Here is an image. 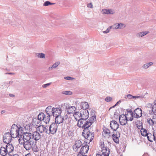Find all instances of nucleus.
<instances>
[{
  "mask_svg": "<svg viewBox=\"0 0 156 156\" xmlns=\"http://www.w3.org/2000/svg\"><path fill=\"white\" fill-rule=\"evenodd\" d=\"M110 143L108 141H101L100 143V147L102 156H108L110 153L109 148Z\"/></svg>",
  "mask_w": 156,
  "mask_h": 156,
  "instance_id": "obj_1",
  "label": "nucleus"
},
{
  "mask_svg": "<svg viewBox=\"0 0 156 156\" xmlns=\"http://www.w3.org/2000/svg\"><path fill=\"white\" fill-rule=\"evenodd\" d=\"M22 133V128L21 127H18L15 125H13L11 128L10 134L13 138H15L21 135Z\"/></svg>",
  "mask_w": 156,
  "mask_h": 156,
  "instance_id": "obj_2",
  "label": "nucleus"
},
{
  "mask_svg": "<svg viewBox=\"0 0 156 156\" xmlns=\"http://www.w3.org/2000/svg\"><path fill=\"white\" fill-rule=\"evenodd\" d=\"M82 135L85 138L87 139V143H89L92 140L94 137V133H91L88 129L83 130Z\"/></svg>",
  "mask_w": 156,
  "mask_h": 156,
  "instance_id": "obj_3",
  "label": "nucleus"
},
{
  "mask_svg": "<svg viewBox=\"0 0 156 156\" xmlns=\"http://www.w3.org/2000/svg\"><path fill=\"white\" fill-rule=\"evenodd\" d=\"M20 144L23 145L24 147L26 150H30L32 148L34 144V142L32 141H27L24 142L22 140H20V142H19Z\"/></svg>",
  "mask_w": 156,
  "mask_h": 156,
  "instance_id": "obj_4",
  "label": "nucleus"
},
{
  "mask_svg": "<svg viewBox=\"0 0 156 156\" xmlns=\"http://www.w3.org/2000/svg\"><path fill=\"white\" fill-rule=\"evenodd\" d=\"M89 149V146L87 144L83 145L81 147L80 152L79 153L77 156H87L84 155L87 153Z\"/></svg>",
  "mask_w": 156,
  "mask_h": 156,
  "instance_id": "obj_5",
  "label": "nucleus"
},
{
  "mask_svg": "<svg viewBox=\"0 0 156 156\" xmlns=\"http://www.w3.org/2000/svg\"><path fill=\"white\" fill-rule=\"evenodd\" d=\"M32 135L31 133H23V137L22 136L18 140L19 142H20V140H22L23 141L25 142V141H32L31 140Z\"/></svg>",
  "mask_w": 156,
  "mask_h": 156,
  "instance_id": "obj_6",
  "label": "nucleus"
},
{
  "mask_svg": "<svg viewBox=\"0 0 156 156\" xmlns=\"http://www.w3.org/2000/svg\"><path fill=\"white\" fill-rule=\"evenodd\" d=\"M12 138L9 133H5L3 137V141L6 144H9L11 141Z\"/></svg>",
  "mask_w": 156,
  "mask_h": 156,
  "instance_id": "obj_7",
  "label": "nucleus"
},
{
  "mask_svg": "<svg viewBox=\"0 0 156 156\" xmlns=\"http://www.w3.org/2000/svg\"><path fill=\"white\" fill-rule=\"evenodd\" d=\"M58 127V126L56 123H52L49 127L50 132L52 134L55 133L57 130Z\"/></svg>",
  "mask_w": 156,
  "mask_h": 156,
  "instance_id": "obj_8",
  "label": "nucleus"
},
{
  "mask_svg": "<svg viewBox=\"0 0 156 156\" xmlns=\"http://www.w3.org/2000/svg\"><path fill=\"white\" fill-rule=\"evenodd\" d=\"M128 119L126 118L125 115H121L119 118V120L120 124L122 125H125L127 123Z\"/></svg>",
  "mask_w": 156,
  "mask_h": 156,
  "instance_id": "obj_9",
  "label": "nucleus"
},
{
  "mask_svg": "<svg viewBox=\"0 0 156 156\" xmlns=\"http://www.w3.org/2000/svg\"><path fill=\"white\" fill-rule=\"evenodd\" d=\"M82 145L81 141L80 140L76 141L75 144L73 146V149L75 151H78V149Z\"/></svg>",
  "mask_w": 156,
  "mask_h": 156,
  "instance_id": "obj_10",
  "label": "nucleus"
},
{
  "mask_svg": "<svg viewBox=\"0 0 156 156\" xmlns=\"http://www.w3.org/2000/svg\"><path fill=\"white\" fill-rule=\"evenodd\" d=\"M120 136V133L119 132H116L113 134L112 137L114 141L116 143H118L119 141V138Z\"/></svg>",
  "mask_w": 156,
  "mask_h": 156,
  "instance_id": "obj_11",
  "label": "nucleus"
},
{
  "mask_svg": "<svg viewBox=\"0 0 156 156\" xmlns=\"http://www.w3.org/2000/svg\"><path fill=\"white\" fill-rule=\"evenodd\" d=\"M147 122L151 126H153L154 124H156V114H154L152 119L148 118L147 119Z\"/></svg>",
  "mask_w": 156,
  "mask_h": 156,
  "instance_id": "obj_12",
  "label": "nucleus"
},
{
  "mask_svg": "<svg viewBox=\"0 0 156 156\" xmlns=\"http://www.w3.org/2000/svg\"><path fill=\"white\" fill-rule=\"evenodd\" d=\"M142 110L141 108H137L134 111V115L135 118H138L142 116Z\"/></svg>",
  "mask_w": 156,
  "mask_h": 156,
  "instance_id": "obj_13",
  "label": "nucleus"
},
{
  "mask_svg": "<svg viewBox=\"0 0 156 156\" xmlns=\"http://www.w3.org/2000/svg\"><path fill=\"white\" fill-rule=\"evenodd\" d=\"M110 126L113 130L116 131L119 128V125L116 121L112 120L111 122Z\"/></svg>",
  "mask_w": 156,
  "mask_h": 156,
  "instance_id": "obj_14",
  "label": "nucleus"
},
{
  "mask_svg": "<svg viewBox=\"0 0 156 156\" xmlns=\"http://www.w3.org/2000/svg\"><path fill=\"white\" fill-rule=\"evenodd\" d=\"M62 112V110L60 108H55L53 109L52 114L54 116L60 115Z\"/></svg>",
  "mask_w": 156,
  "mask_h": 156,
  "instance_id": "obj_15",
  "label": "nucleus"
},
{
  "mask_svg": "<svg viewBox=\"0 0 156 156\" xmlns=\"http://www.w3.org/2000/svg\"><path fill=\"white\" fill-rule=\"evenodd\" d=\"M81 112V119H86L88 117V113L87 110H82Z\"/></svg>",
  "mask_w": 156,
  "mask_h": 156,
  "instance_id": "obj_16",
  "label": "nucleus"
},
{
  "mask_svg": "<svg viewBox=\"0 0 156 156\" xmlns=\"http://www.w3.org/2000/svg\"><path fill=\"white\" fill-rule=\"evenodd\" d=\"M125 115L128 121H131L133 119V113L132 111L128 112Z\"/></svg>",
  "mask_w": 156,
  "mask_h": 156,
  "instance_id": "obj_17",
  "label": "nucleus"
},
{
  "mask_svg": "<svg viewBox=\"0 0 156 156\" xmlns=\"http://www.w3.org/2000/svg\"><path fill=\"white\" fill-rule=\"evenodd\" d=\"M41 123V121L38 119L35 118L34 119L32 122V125L35 127L39 126Z\"/></svg>",
  "mask_w": 156,
  "mask_h": 156,
  "instance_id": "obj_18",
  "label": "nucleus"
},
{
  "mask_svg": "<svg viewBox=\"0 0 156 156\" xmlns=\"http://www.w3.org/2000/svg\"><path fill=\"white\" fill-rule=\"evenodd\" d=\"M37 130L41 133L44 132L47 133L48 131V129L46 128V127L43 125H40L38 126L37 128Z\"/></svg>",
  "mask_w": 156,
  "mask_h": 156,
  "instance_id": "obj_19",
  "label": "nucleus"
},
{
  "mask_svg": "<svg viewBox=\"0 0 156 156\" xmlns=\"http://www.w3.org/2000/svg\"><path fill=\"white\" fill-rule=\"evenodd\" d=\"M5 148L8 153H10L14 149V147L13 145L10 144H8L6 145Z\"/></svg>",
  "mask_w": 156,
  "mask_h": 156,
  "instance_id": "obj_20",
  "label": "nucleus"
},
{
  "mask_svg": "<svg viewBox=\"0 0 156 156\" xmlns=\"http://www.w3.org/2000/svg\"><path fill=\"white\" fill-rule=\"evenodd\" d=\"M55 123L57 124H59L62 122L64 119L60 115L55 116Z\"/></svg>",
  "mask_w": 156,
  "mask_h": 156,
  "instance_id": "obj_21",
  "label": "nucleus"
},
{
  "mask_svg": "<svg viewBox=\"0 0 156 156\" xmlns=\"http://www.w3.org/2000/svg\"><path fill=\"white\" fill-rule=\"evenodd\" d=\"M103 135L104 137L109 138L111 136L110 130L108 129H105L103 131Z\"/></svg>",
  "mask_w": 156,
  "mask_h": 156,
  "instance_id": "obj_22",
  "label": "nucleus"
},
{
  "mask_svg": "<svg viewBox=\"0 0 156 156\" xmlns=\"http://www.w3.org/2000/svg\"><path fill=\"white\" fill-rule=\"evenodd\" d=\"M85 123L84 124L83 128L84 130L85 129H88V128L92 124V122L90 121H86L85 120Z\"/></svg>",
  "mask_w": 156,
  "mask_h": 156,
  "instance_id": "obj_23",
  "label": "nucleus"
},
{
  "mask_svg": "<svg viewBox=\"0 0 156 156\" xmlns=\"http://www.w3.org/2000/svg\"><path fill=\"white\" fill-rule=\"evenodd\" d=\"M148 140L151 142H152L153 140H155V138L154 134H152L150 133H149L147 136Z\"/></svg>",
  "mask_w": 156,
  "mask_h": 156,
  "instance_id": "obj_24",
  "label": "nucleus"
},
{
  "mask_svg": "<svg viewBox=\"0 0 156 156\" xmlns=\"http://www.w3.org/2000/svg\"><path fill=\"white\" fill-rule=\"evenodd\" d=\"M81 108L83 109L82 110H87L89 107L88 104L86 102H82L81 105Z\"/></svg>",
  "mask_w": 156,
  "mask_h": 156,
  "instance_id": "obj_25",
  "label": "nucleus"
},
{
  "mask_svg": "<svg viewBox=\"0 0 156 156\" xmlns=\"http://www.w3.org/2000/svg\"><path fill=\"white\" fill-rule=\"evenodd\" d=\"M33 136L35 140H37L40 138L41 135L39 133L35 131L33 133Z\"/></svg>",
  "mask_w": 156,
  "mask_h": 156,
  "instance_id": "obj_26",
  "label": "nucleus"
},
{
  "mask_svg": "<svg viewBox=\"0 0 156 156\" xmlns=\"http://www.w3.org/2000/svg\"><path fill=\"white\" fill-rule=\"evenodd\" d=\"M8 153L5 147H1L0 154L2 156H5Z\"/></svg>",
  "mask_w": 156,
  "mask_h": 156,
  "instance_id": "obj_27",
  "label": "nucleus"
},
{
  "mask_svg": "<svg viewBox=\"0 0 156 156\" xmlns=\"http://www.w3.org/2000/svg\"><path fill=\"white\" fill-rule=\"evenodd\" d=\"M76 109V108L74 106L69 107L67 108L68 113L69 114H73L75 112Z\"/></svg>",
  "mask_w": 156,
  "mask_h": 156,
  "instance_id": "obj_28",
  "label": "nucleus"
},
{
  "mask_svg": "<svg viewBox=\"0 0 156 156\" xmlns=\"http://www.w3.org/2000/svg\"><path fill=\"white\" fill-rule=\"evenodd\" d=\"M85 120L81 119L78 121L77 123V126L80 127H82L83 128L84 124L85 123Z\"/></svg>",
  "mask_w": 156,
  "mask_h": 156,
  "instance_id": "obj_29",
  "label": "nucleus"
},
{
  "mask_svg": "<svg viewBox=\"0 0 156 156\" xmlns=\"http://www.w3.org/2000/svg\"><path fill=\"white\" fill-rule=\"evenodd\" d=\"M73 116L76 120H79L81 119V113L79 112L74 113Z\"/></svg>",
  "mask_w": 156,
  "mask_h": 156,
  "instance_id": "obj_30",
  "label": "nucleus"
},
{
  "mask_svg": "<svg viewBox=\"0 0 156 156\" xmlns=\"http://www.w3.org/2000/svg\"><path fill=\"white\" fill-rule=\"evenodd\" d=\"M140 132L142 135L144 136H147L149 133H147V130L146 129L143 128L141 129Z\"/></svg>",
  "mask_w": 156,
  "mask_h": 156,
  "instance_id": "obj_31",
  "label": "nucleus"
},
{
  "mask_svg": "<svg viewBox=\"0 0 156 156\" xmlns=\"http://www.w3.org/2000/svg\"><path fill=\"white\" fill-rule=\"evenodd\" d=\"M54 108H52L51 106H49L46 108V112L48 115H49V114L51 112L52 113L53 109Z\"/></svg>",
  "mask_w": 156,
  "mask_h": 156,
  "instance_id": "obj_32",
  "label": "nucleus"
},
{
  "mask_svg": "<svg viewBox=\"0 0 156 156\" xmlns=\"http://www.w3.org/2000/svg\"><path fill=\"white\" fill-rule=\"evenodd\" d=\"M114 26H115V29H121L124 28L125 27L124 24L121 23L118 24L116 23L115 24Z\"/></svg>",
  "mask_w": 156,
  "mask_h": 156,
  "instance_id": "obj_33",
  "label": "nucleus"
},
{
  "mask_svg": "<svg viewBox=\"0 0 156 156\" xmlns=\"http://www.w3.org/2000/svg\"><path fill=\"white\" fill-rule=\"evenodd\" d=\"M102 12L105 14H113V11L112 10L106 9L102 10Z\"/></svg>",
  "mask_w": 156,
  "mask_h": 156,
  "instance_id": "obj_34",
  "label": "nucleus"
},
{
  "mask_svg": "<svg viewBox=\"0 0 156 156\" xmlns=\"http://www.w3.org/2000/svg\"><path fill=\"white\" fill-rule=\"evenodd\" d=\"M44 114L42 112L40 113L38 116V118L41 121H43L44 119V117L45 116Z\"/></svg>",
  "mask_w": 156,
  "mask_h": 156,
  "instance_id": "obj_35",
  "label": "nucleus"
},
{
  "mask_svg": "<svg viewBox=\"0 0 156 156\" xmlns=\"http://www.w3.org/2000/svg\"><path fill=\"white\" fill-rule=\"evenodd\" d=\"M50 119V116L49 115H48L47 116H44V119L43 120L44 122L46 124L48 123L49 122Z\"/></svg>",
  "mask_w": 156,
  "mask_h": 156,
  "instance_id": "obj_36",
  "label": "nucleus"
},
{
  "mask_svg": "<svg viewBox=\"0 0 156 156\" xmlns=\"http://www.w3.org/2000/svg\"><path fill=\"white\" fill-rule=\"evenodd\" d=\"M60 62H56L52 65V66L51 67V69L56 68L60 64Z\"/></svg>",
  "mask_w": 156,
  "mask_h": 156,
  "instance_id": "obj_37",
  "label": "nucleus"
},
{
  "mask_svg": "<svg viewBox=\"0 0 156 156\" xmlns=\"http://www.w3.org/2000/svg\"><path fill=\"white\" fill-rule=\"evenodd\" d=\"M37 55L38 57H40V58H45V55L43 53H37Z\"/></svg>",
  "mask_w": 156,
  "mask_h": 156,
  "instance_id": "obj_38",
  "label": "nucleus"
},
{
  "mask_svg": "<svg viewBox=\"0 0 156 156\" xmlns=\"http://www.w3.org/2000/svg\"><path fill=\"white\" fill-rule=\"evenodd\" d=\"M54 4H55L53 3H51L49 1H46L44 3V6H47L49 5H53Z\"/></svg>",
  "mask_w": 156,
  "mask_h": 156,
  "instance_id": "obj_39",
  "label": "nucleus"
},
{
  "mask_svg": "<svg viewBox=\"0 0 156 156\" xmlns=\"http://www.w3.org/2000/svg\"><path fill=\"white\" fill-rule=\"evenodd\" d=\"M152 111L154 113H156V105H154L152 108Z\"/></svg>",
  "mask_w": 156,
  "mask_h": 156,
  "instance_id": "obj_40",
  "label": "nucleus"
},
{
  "mask_svg": "<svg viewBox=\"0 0 156 156\" xmlns=\"http://www.w3.org/2000/svg\"><path fill=\"white\" fill-rule=\"evenodd\" d=\"M148 32L145 31V32H141L140 33V37H142L144 35H146V34L148 33Z\"/></svg>",
  "mask_w": 156,
  "mask_h": 156,
  "instance_id": "obj_41",
  "label": "nucleus"
},
{
  "mask_svg": "<svg viewBox=\"0 0 156 156\" xmlns=\"http://www.w3.org/2000/svg\"><path fill=\"white\" fill-rule=\"evenodd\" d=\"M63 94L66 95H71L72 93L70 91H65L64 92Z\"/></svg>",
  "mask_w": 156,
  "mask_h": 156,
  "instance_id": "obj_42",
  "label": "nucleus"
},
{
  "mask_svg": "<svg viewBox=\"0 0 156 156\" xmlns=\"http://www.w3.org/2000/svg\"><path fill=\"white\" fill-rule=\"evenodd\" d=\"M112 100V98L110 97H108L105 98V100L107 102L110 101Z\"/></svg>",
  "mask_w": 156,
  "mask_h": 156,
  "instance_id": "obj_43",
  "label": "nucleus"
},
{
  "mask_svg": "<svg viewBox=\"0 0 156 156\" xmlns=\"http://www.w3.org/2000/svg\"><path fill=\"white\" fill-rule=\"evenodd\" d=\"M112 27H110L109 28H108L106 31H104V33H108L109 32V30Z\"/></svg>",
  "mask_w": 156,
  "mask_h": 156,
  "instance_id": "obj_44",
  "label": "nucleus"
},
{
  "mask_svg": "<svg viewBox=\"0 0 156 156\" xmlns=\"http://www.w3.org/2000/svg\"><path fill=\"white\" fill-rule=\"evenodd\" d=\"M87 7L88 8H93V5H92V4L91 3L88 4L87 5Z\"/></svg>",
  "mask_w": 156,
  "mask_h": 156,
  "instance_id": "obj_45",
  "label": "nucleus"
},
{
  "mask_svg": "<svg viewBox=\"0 0 156 156\" xmlns=\"http://www.w3.org/2000/svg\"><path fill=\"white\" fill-rule=\"evenodd\" d=\"M50 84H51L50 83H48L43 85L42 87L43 88H45V87H47L50 85Z\"/></svg>",
  "mask_w": 156,
  "mask_h": 156,
  "instance_id": "obj_46",
  "label": "nucleus"
},
{
  "mask_svg": "<svg viewBox=\"0 0 156 156\" xmlns=\"http://www.w3.org/2000/svg\"><path fill=\"white\" fill-rule=\"evenodd\" d=\"M65 79L67 80H72L73 79L72 78L69 76L65 77Z\"/></svg>",
  "mask_w": 156,
  "mask_h": 156,
  "instance_id": "obj_47",
  "label": "nucleus"
},
{
  "mask_svg": "<svg viewBox=\"0 0 156 156\" xmlns=\"http://www.w3.org/2000/svg\"><path fill=\"white\" fill-rule=\"evenodd\" d=\"M33 150L34 152H38L39 150L38 149L37 147L36 148H33Z\"/></svg>",
  "mask_w": 156,
  "mask_h": 156,
  "instance_id": "obj_48",
  "label": "nucleus"
},
{
  "mask_svg": "<svg viewBox=\"0 0 156 156\" xmlns=\"http://www.w3.org/2000/svg\"><path fill=\"white\" fill-rule=\"evenodd\" d=\"M149 66V65H148V63L144 64L143 66V67L146 69Z\"/></svg>",
  "mask_w": 156,
  "mask_h": 156,
  "instance_id": "obj_49",
  "label": "nucleus"
},
{
  "mask_svg": "<svg viewBox=\"0 0 156 156\" xmlns=\"http://www.w3.org/2000/svg\"><path fill=\"white\" fill-rule=\"evenodd\" d=\"M128 98H133V96L130 94H128L127 96Z\"/></svg>",
  "mask_w": 156,
  "mask_h": 156,
  "instance_id": "obj_50",
  "label": "nucleus"
},
{
  "mask_svg": "<svg viewBox=\"0 0 156 156\" xmlns=\"http://www.w3.org/2000/svg\"><path fill=\"white\" fill-rule=\"evenodd\" d=\"M25 156H31V154L30 153H29L28 154L25 155Z\"/></svg>",
  "mask_w": 156,
  "mask_h": 156,
  "instance_id": "obj_51",
  "label": "nucleus"
},
{
  "mask_svg": "<svg viewBox=\"0 0 156 156\" xmlns=\"http://www.w3.org/2000/svg\"><path fill=\"white\" fill-rule=\"evenodd\" d=\"M153 64V63L152 62H150L149 63H148V65H149V66H150L152 65Z\"/></svg>",
  "mask_w": 156,
  "mask_h": 156,
  "instance_id": "obj_52",
  "label": "nucleus"
},
{
  "mask_svg": "<svg viewBox=\"0 0 156 156\" xmlns=\"http://www.w3.org/2000/svg\"><path fill=\"white\" fill-rule=\"evenodd\" d=\"M140 97V96H133V98H139Z\"/></svg>",
  "mask_w": 156,
  "mask_h": 156,
  "instance_id": "obj_53",
  "label": "nucleus"
},
{
  "mask_svg": "<svg viewBox=\"0 0 156 156\" xmlns=\"http://www.w3.org/2000/svg\"><path fill=\"white\" fill-rule=\"evenodd\" d=\"M11 156H19V155L17 154H16L13 155H12Z\"/></svg>",
  "mask_w": 156,
  "mask_h": 156,
  "instance_id": "obj_54",
  "label": "nucleus"
},
{
  "mask_svg": "<svg viewBox=\"0 0 156 156\" xmlns=\"http://www.w3.org/2000/svg\"><path fill=\"white\" fill-rule=\"evenodd\" d=\"M96 156H102L101 154H97Z\"/></svg>",
  "mask_w": 156,
  "mask_h": 156,
  "instance_id": "obj_55",
  "label": "nucleus"
},
{
  "mask_svg": "<svg viewBox=\"0 0 156 156\" xmlns=\"http://www.w3.org/2000/svg\"><path fill=\"white\" fill-rule=\"evenodd\" d=\"M9 95L11 97H14V95H13L12 94H9Z\"/></svg>",
  "mask_w": 156,
  "mask_h": 156,
  "instance_id": "obj_56",
  "label": "nucleus"
},
{
  "mask_svg": "<svg viewBox=\"0 0 156 156\" xmlns=\"http://www.w3.org/2000/svg\"><path fill=\"white\" fill-rule=\"evenodd\" d=\"M4 112H5L4 111H1V113H2H2H4Z\"/></svg>",
  "mask_w": 156,
  "mask_h": 156,
  "instance_id": "obj_57",
  "label": "nucleus"
},
{
  "mask_svg": "<svg viewBox=\"0 0 156 156\" xmlns=\"http://www.w3.org/2000/svg\"><path fill=\"white\" fill-rule=\"evenodd\" d=\"M9 74H12V73H9Z\"/></svg>",
  "mask_w": 156,
  "mask_h": 156,
  "instance_id": "obj_58",
  "label": "nucleus"
},
{
  "mask_svg": "<svg viewBox=\"0 0 156 156\" xmlns=\"http://www.w3.org/2000/svg\"><path fill=\"white\" fill-rule=\"evenodd\" d=\"M138 129H140V128H139V127H138Z\"/></svg>",
  "mask_w": 156,
  "mask_h": 156,
  "instance_id": "obj_59",
  "label": "nucleus"
}]
</instances>
